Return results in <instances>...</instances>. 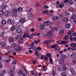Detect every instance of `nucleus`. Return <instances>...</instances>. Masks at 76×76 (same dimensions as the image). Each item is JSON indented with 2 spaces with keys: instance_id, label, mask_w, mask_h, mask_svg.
<instances>
[{
  "instance_id": "1",
  "label": "nucleus",
  "mask_w": 76,
  "mask_h": 76,
  "mask_svg": "<svg viewBox=\"0 0 76 76\" xmlns=\"http://www.w3.org/2000/svg\"><path fill=\"white\" fill-rule=\"evenodd\" d=\"M19 12V10L16 8H14L12 10V15L13 16H16L17 15L16 12Z\"/></svg>"
},
{
  "instance_id": "30",
  "label": "nucleus",
  "mask_w": 76,
  "mask_h": 76,
  "mask_svg": "<svg viewBox=\"0 0 76 76\" xmlns=\"http://www.w3.org/2000/svg\"><path fill=\"white\" fill-rule=\"evenodd\" d=\"M67 42H68L67 41H62L61 42V44H64L65 45V44H67Z\"/></svg>"
},
{
  "instance_id": "53",
  "label": "nucleus",
  "mask_w": 76,
  "mask_h": 76,
  "mask_svg": "<svg viewBox=\"0 0 76 76\" xmlns=\"http://www.w3.org/2000/svg\"><path fill=\"white\" fill-rule=\"evenodd\" d=\"M1 72L5 74V73H6V71L4 70L1 71Z\"/></svg>"
},
{
  "instance_id": "27",
  "label": "nucleus",
  "mask_w": 76,
  "mask_h": 76,
  "mask_svg": "<svg viewBox=\"0 0 76 76\" xmlns=\"http://www.w3.org/2000/svg\"><path fill=\"white\" fill-rule=\"evenodd\" d=\"M22 47H19L17 49V51H20L22 50Z\"/></svg>"
},
{
  "instance_id": "44",
  "label": "nucleus",
  "mask_w": 76,
  "mask_h": 76,
  "mask_svg": "<svg viewBox=\"0 0 76 76\" xmlns=\"http://www.w3.org/2000/svg\"><path fill=\"white\" fill-rule=\"evenodd\" d=\"M4 33L3 32H2L1 34L0 35L1 37H4Z\"/></svg>"
},
{
  "instance_id": "62",
  "label": "nucleus",
  "mask_w": 76,
  "mask_h": 76,
  "mask_svg": "<svg viewBox=\"0 0 76 76\" xmlns=\"http://www.w3.org/2000/svg\"><path fill=\"white\" fill-rule=\"evenodd\" d=\"M28 52L29 53H32V50H29Z\"/></svg>"
},
{
  "instance_id": "37",
  "label": "nucleus",
  "mask_w": 76,
  "mask_h": 76,
  "mask_svg": "<svg viewBox=\"0 0 76 76\" xmlns=\"http://www.w3.org/2000/svg\"><path fill=\"white\" fill-rule=\"evenodd\" d=\"M49 61L50 62H51V64H53V63L52 62L53 61V59H52V58L51 57H50L49 58Z\"/></svg>"
},
{
  "instance_id": "40",
  "label": "nucleus",
  "mask_w": 76,
  "mask_h": 76,
  "mask_svg": "<svg viewBox=\"0 0 76 76\" xmlns=\"http://www.w3.org/2000/svg\"><path fill=\"white\" fill-rule=\"evenodd\" d=\"M69 4H70V5H72L73 4V1H69Z\"/></svg>"
},
{
  "instance_id": "16",
  "label": "nucleus",
  "mask_w": 76,
  "mask_h": 76,
  "mask_svg": "<svg viewBox=\"0 0 76 76\" xmlns=\"http://www.w3.org/2000/svg\"><path fill=\"white\" fill-rule=\"evenodd\" d=\"M59 64H63L64 63V60H63V59H61L59 61Z\"/></svg>"
},
{
  "instance_id": "34",
  "label": "nucleus",
  "mask_w": 76,
  "mask_h": 76,
  "mask_svg": "<svg viewBox=\"0 0 76 76\" xmlns=\"http://www.w3.org/2000/svg\"><path fill=\"white\" fill-rule=\"evenodd\" d=\"M62 69L63 70H66L67 68H66V66L64 65H63Z\"/></svg>"
},
{
  "instance_id": "21",
  "label": "nucleus",
  "mask_w": 76,
  "mask_h": 76,
  "mask_svg": "<svg viewBox=\"0 0 76 76\" xmlns=\"http://www.w3.org/2000/svg\"><path fill=\"white\" fill-rule=\"evenodd\" d=\"M71 46L73 48H75V47H76V45L75 43H72L71 44Z\"/></svg>"
},
{
  "instance_id": "14",
  "label": "nucleus",
  "mask_w": 76,
  "mask_h": 76,
  "mask_svg": "<svg viewBox=\"0 0 76 76\" xmlns=\"http://www.w3.org/2000/svg\"><path fill=\"white\" fill-rule=\"evenodd\" d=\"M35 54L36 55V57H37V58H39L40 57L39 56V53L36 52L35 53Z\"/></svg>"
},
{
  "instance_id": "28",
  "label": "nucleus",
  "mask_w": 76,
  "mask_h": 76,
  "mask_svg": "<svg viewBox=\"0 0 76 76\" xmlns=\"http://www.w3.org/2000/svg\"><path fill=\"white\" fill-rule=\"evenodd\" d=\"M62 76H67V73L65 72H63L61 73Z\"/></svg>"
},
{
  "instance_id": "38",
  "label": "nucleus",
  "mask_w": 76,
  "mask_h": 76,
  "mask_svg": "<svg viewBox=\"0 0 76 76\" xmlns=\"http://www.w3.org/2000/svg\"><path fill=\"white\" fill-rule=\"evenodd\" d=\"M1 45L2 47H5L6 45V44L5 43H2L1 44Z\"/></svg>"
},
{
  "instance_id": "55",
  "label": "nucleus",
  "mask_w": 76,
  "mask_h": 76,
  "mask_svg": "<svg viewBox=\"0 0 76 76\" xmlns=\"http://www.w3.org/2000/svg\"><path fill=\"white\" fill-rule=\"evenodd\" d=\"M10 59H8L6 61L7 62V63H9L10 61Z\"/></svg>"
},
{
  "instance_id": "41",
  "label": "nucleus",
  "mask_w": 76,
  "mask_h": 76,
  "mask_svg": "<svg viewBox=\"0 0 76 76\" xmlns=\"http://www.w3.org/2000/svg\"><path fill=\"white\" fill-rule=\"evenodd\" d=\"M1 23L2 24H5L6 23V21L5 20H2Z\"/></svg>"
},
{
  "instance_id": "56",
  "label": "nucleus",
  "mask_w": 76,
  "mask_h": 76,
  "mask_svg": "<svg viewBox=\"0 0 76 76\" xmlns=\"http://www.w3.org/2000/svg\"><path fill=\"white\" fill-rule=\"evenodd\" d=\"M2 67H3V65L2 64L0 63V69L2 68Z\"/></svg>"
},
{
  "instance_id": "22",
  "label": "nucleus",
  "mask_w": 76,
  "mask_h": 76,
  "mask_svg": "<svg viewBox=\"0 0 76 76\" xmlns=\"http://www.w3.org/2000/svg\"><path fill=\"white\" fill-rule=\"evenodd\" d=\"M20 23H24L25 22V19L22 18L20 20Z\"/></svg>"
},
{
  "instance_id": "24",
  "label": "nucleus",
  "mask_w": 76,
  "mask_h": 76,
  "mask_svg": "<svg viewBox=\"0 0 76 76\" xmlns=\"http://www.w3.org/2000/svg\"><path fill=\"white\" fill-rule=\"evenodd\" d=\"M61 58H67V56L64 55V54L61 55Z\"/></svg>"
},
{
  "instance_id": "60",
  "label": "nucleus",
  "mask_w": 76,
  "mask_h": 76,
  "mask_svg": "<svg viewBox=\"0 0 76 76\" xmlns=\"http://www.w3.org/2000/svg\"><path fill=\"white\" fill-rule=\"evenodd\" d=\"M41 70H42V71H43V70L44 72H45V71H46V68H45V69H41Z\"/></svg>"
},
{
  "instance_id": "33",
  "label": "nucleus",
  "mask_w": 76,
  "mask_h": 76,
  "mask_svg": "<svg viewBox=\"0 0 76 76\" xmlns=\"http://www.w3.org/2000/svg\"><path fill=\"white\" fill-rule=\"evenodd\" d=\"M4 14V11L2 10L0 11V16H1Z\"/></svg>"
},
{
  "instance_id": "61",
  "label": "nucleus",
  "mask_w": 76,
  "mask_h": 76,
  "mask_svg": "<svg viewBox=\"0 0 76 76\" xmlns=\"http://www.w3.org/2000/svg\"><path fill=\"white\" fill-rule=\"evenodd\" d=\"M12 63L14 64H16V61H13L12 62Z\"/></svg>"
},
{
  "instance_id": "57",
  "label": "nucleus",
  "mask_w": 76,
  "mask_h": 76,
  "mask_svg": "<svg viewBox=\"0 0 76 76\" xmlns=\"http://www.w3.org/2000/svg\"><path fill=\"white\" fill-rule=\"evenodd\" d=\"M72 62L74 63H76V59H74L72 61Z\"/></svg>"
},
{
  "instance_id": "47",
  "label": "nucleus",
  "mask_w": 76,
  "mask_h": 76,
  "mask_svg": "<svg viewBox=\"0 0 76 76\" xmlns=\"http://www.w3.org/2000/svg\"><path fill=\"white\" fill-rule=\"evenodd\" d=\"M47 56H46L45 55L44 58V60H48V58H47Z\"/></svg>"
},
{
  "instance_id": "31",
  "label": "nucleus",
  "mask_w": 76,
  "mask_h": 76,
  "mask_svg": "<svg viewBox=\"0 0 76 76\" xmlns=\"http://www.w3.org/2000/svg\"><path fill=\"white\" fill-rule=\"evenodd\" d=\"M25 34L26 37H27V38H30V35L28 34L27 32H25Z\"/></svg>"
},
{
  "instance_id": "5",
  "label": "nucleus",
  "mask_w": 76,
  "mask_h": 76,
  "mask_svg": "<svg viewBox=\"0 0 76 76\" xmlns=\"http://www.w3.org/2000/svg\"><path fill=\"white\" fill-rule=\"evenodd\" d=\"M41 35V34L39 33H33L31 34L30 36V37L32 38L33 36H39Z\"/></svg>"
},
{
  "instance_id": "42",
  "label": "nucleus",
  "mask_w": 76,
  "mask_h": 76,
  "mask_svg": "<svg viewBox=\"0 0 76 76\" xmlns=\"http://www.w3.org/2000/svg\"><path fill=\"white\" fill-rule=\"evenodd\" d=\"M52 75L53 76H55V75H56V72H54V71H53L52 72Z\"/></svg>"
},
{
  "instance_id": "15",
  "label": "nucleus",
  "mask_w": 76,
  "mask_h": 76,
  "mask_svg": "<svg viewBox=\"0 0 76 76\" xmlns=\"http://www.w3.org/2000/svg\"><path fill=\"white\" fill-rule=\"evenodd\" d=\"M70 72H71V73L72 75H74L75 73V69L73 68H71L70 69Z\"/></svg>"
},
{
  "instance_id": "32",
  "label": "nucleus",
  "mask_w": 76,
  "mask_h": 76,
  "mask_svg": "<svg viewBox=\"0 0 76 76\" xmlns=\"http://www.w3.org/2000/svg\"><path fill=\"white\" fill-rule=\"evenodd\" d=\"M15 29H16V28H15V26H12V28L11 29V31H13L14 30H15Z\"/></svg>"
},
{
  "instance_id": "43",
  "label": "nucleus",
  "mask_w": 76,
  "mask_h": 76,
  "mask_svg": "<svg viewBox=\"0 0 76 76\" xmlns=\"http://www.w3.org/2000/svg\"><path fill=\"white\" fill-rule=\"evenodd\" d=\"M48 11L47 10H44L43 11V13L44 14H47L48 13Z\"/></svg>"
},
{
  "instance_id": "17",
  "label": "nucleus",
  "mask_w": 76,
  "mask_h": 76,
  "mask_svg": "<svg viewBox=\"0 0 76 76\" xmlns=\"http://www.w3.org/2000/svg\"><path fill=\"white\" fill-rule=\"evenodd\" d=\"M71 57L72 58H76V54L75 53H72L71 55Z\"/></svg>"
},
{
  "instance_id": "48",
  "label": "nucleus",
  "mask_w": 76,
  "mask_h": 76,
  "mask_svg": "<svg viewBox=\"0 0 76 76\" xmlns=\"http://www.w3.org/2000/svg\"><path fill=\"white\" fill-rule=\"evenodd\" d=\"M17 26L18 27L20 26V23H18L17 24Z\"/></svg>"
},
{
  "instance_id": "19",
  "label": "nucleus",
  "mask_w": 76,
  "mask_h": 76,
  "mask_svg": "<svg viewBox=\"0 0 76 76\" xmlns=\"http://www.w3.org/2000/svg\"><path fill=\"white\" fill-rule=\"evenodd\" d=\"M10 74L11 75V76H13L14 71L12 70H10Z\"/></svg>"
},
{
  "instance_id": "25",
  "label": "nucleus",
  "mask_w": 76,
  "mask_h": 76,
  "mask_svg": "<svg viewBox=\"0 0 76 76\" xmlns=\"http://www.w3.org/2000/svg\"><path fill=\"white\" fill-rule=\"evenodd\" d=\"M20 37V35H16L15 37V39H19Z\"/></svg>"
},
{
  "instance_id": "7",
  "label": "nucleus",
  "mask_w": 76,
  "mask_h": 76,
  "mask_svg": "<svg viewBox=\"0 0 76 76\" xmlns=\"http://www.w3.org/2000/svg\"><path fill=\"white\" fill-rule=\"evenodd\" d=\"M40 29L42 31L45 29V26L44 24H41L39 26Z\"/></svg>"
},
{
  "instance_id": "46",
  "label": "nucleus",
  "mask_w": 76,
  "mask_h": 76,
  "mask_svg": "<svg viewBox=\"0 0 76 76\" xmlns=\"http://www.w3.org/2000/svg\"><path fill=\"white\" fill-rule=\"evenodd\" d=\"M49 28H50L51 29V31L52 32H54V30L53 29V28H52L51 26H49Z\"/></svg>"
},
{
  "instance_id": "26",
  "label": "nucleus",
  "mask_w": 76,
  "mask_h": 76,
  "mask_svg": "<svg viewBox=\"0 0 76 76\" xmlns=\"http://www.w3.org/2000/svg\"><path fill=\"white\" fill-rule=\"evenodd\" d=\"M75 17V14H72L70 17V18L71 19H74Z\"/></svg>"
},
{
  "instance_id": "13",
  "label": "nucleus",
  "mask_w": 76,
  "mask_h": 76,
  "mask_svg": "<svg viewBox=\"0 0 76 76\" xmlns=\"http://www.w3.org/2000/svg\"><path fill=\"white\" fill-rule=\"evenodd\" d=\"M7 5L4 4L2 6L1 9L2 10H4V9H6L7 8Z\"/></svg>"
},
{
  "instance_id": "35",
  "label": "nucleus",
  "mask_w": 76,
  "mask_h": 76,
  "mask_svg": "<svg viewBox=\"0 0 76 76\" xmlns=\"http://www.w3.org/2000/svg\"><path fill=\"white\" fill-rule=\"evenodd\" d=\"M46 57H48L49 58H50L51 56V54H50L49 53H48L46 55Z\"/></svg>"
},
{
  "instance_id": "2",
  "label": "nucleus",
  "mask_w": 76,
  "mask_h": 76,
  "mask_svg": "<svg viewBox=\"0 0 76 76\" xmlns=\"http://www.w3.org/2000/svg\"><path fill=\"white\" fill-rule=\"evenodd\" d=\"M10 14V11L9 10H6L4 12V16H6L7 17H8V16H9Z\"/></svg>"
},
{
  "instance_id": "8",
  "label": "nucleus",
  "mask_w": 76,
  "mask_h": 76,
  "mask_svg": "<svg viewBox=\"0 0 76 76\" xmlns=\"http://www.w3.org/2000/svg\"><path fill=\"white\" fill-rule=\"evenodd\" d=\"M22 30L21 28H18L16 30V32L17 33H21L22 32Z\"/></svg>"
},
{
  "instance_id": "10",
  "label": "nucleus",
  "mask_w": 76,
  "mask_h": 76,
  "mask_svg": "<svg viewBox=\"0 0 76 76\" xmlns=\"http://www.w3.org/2000/svg\"><path fill=\"white\" fill-rule=\"evenodd\" d=\"M7 22L8 23H9L10 24H11V25L13 24V21L11 19H9L8 20Z\"/></svg>"
},
{
  "instance_id": "64",
  "label": "nucleus",
  "mask_w": 76,
  "mask_h": 76,
  "mask_svg": "<svg viewBox=\"0 0 76 76\" xmlns=\"http://www.w3.org/2000/svg\"><path fill=\"white\" fill-rule=\"evenodd\" d=\"M73 22L75 23L76 24V19H74L73 20Z\"/></svg>"
},
{
  "instance_id": "6",
  "label": "nucleus",
  "mask_w": 76,
  "mask_h": 76,
  "mask_svg": "<svg viewBox=\"0 0 76 76\" xmlns=\"http://www.w3.org/2000/svg\"><path fill=\"white\" fill-rule=\"evenodd\" d=\"M53 35V34H52V32H49L47 33L46 34V35L47 37H51V36Z\"/></svg>"
},
{
  "instance_id": "11",
  "label": "nucleus",
  "mask_w": 76,
  "mask_h": 76,
  "mask_svg": "<svg viewBox=\"0 0 76 76\" xmlns=\"http://www.w3.org/2000/svg\"><path fill=\"white\" fill-rule=\"evenodd\" d=\"M14 38L12 37H10L9 38V41L11 42H14Z\"/></svg>"
},
{
  "instance_id": "18",
  "label": "nucleus",
  "mask_w": 76,
  "mask_h": 76,
  "mask_svg": "<svg viewBox=\"0 0 76 76\" xmlns=\"http://www.w3.org/2000/svg\"><path fill=\"white\" fill-rule=\"evenodd\" d=\"M65 28H67V29H69L70 28V25L69 24H65Z\"/></svg>"
},
{
  "instance_id": "52",
  "label": "nucleus",
  "mask_w": 76,
  "mask_h": 76,
  "mask_svg": "<svg viewBox=\"0 0 76 76\" xmlns=\"http://www.w3.org/2000/svg\"><path fill=\"white\" fill-rule=\"evenodd\" d=\"M61 70V67H58L57 70L58 71H59V72H60Z\"/></svg>"
},
{
  "instance_id": "3",
  "label": "nucleus",
  "mask_w": 76,
  "mask_h": 76,
  "mask_svg": "<svg viewBox=\"0 0 76 76\" xmlns=\"http://www.w3.org/2000/svg\"><path fill=\"white\" fill-rule=\"evenodd\" d=\"M59 47V46H58L57 45H52L51 47V46H48L47 47V48H58V47Z\"/></svg>"
},
{
  "instance_id": "63",
  "label": "nucleus",
  "mask_w": 76,
  "mask_h": 76,
  "mask_svg": "<svg viewBox=\"0 0 76 76\" xmlns=\"http://www.w3.org/2000/svg\"><path fill=\"white\" fill-rule=\"evenodd\" d=\"M71 41H73V37H71L70 38Z\"/></svg>"
},
{
  "instance_id": "45",
  "label": "nucleus",
  "mask_w": 76,
  "mask_h": 76,
  "mask_svg": "<svg viewBox=\"0 0 76 76\" xmlns=\"http://www.w3.org/2000/svg\"><path fill=\"white\" fill-rule=\"evenodd\" d=\"M68 35H66L64 37V39H68Z\"/></svg>"
},
{
  "instance_id": "29",
  "label": "nucleus",
  "mask_w": 76,
  "mask_h": 76,
  "mask_svg": "<svg viewBox=\"0 0 76 76\" xmlns=\"http://www.w3.org/2000/svg\"><path fill=\"white\" fill-rule=\"evenodd\" d=\"M36 50L35 52H37L38 53V50H39V51H40L41 50V48L39 47H38L37 48H36Z\"/></svg>"
},
{
  "instance_id": "4",
  "label": "nucleus",
  "mask_w": 76,
  "mask_h": 76,
  "mask_svg": "<svg viewBox=\"0 0 76 76\" xmlns=\"http://www.w3.org/2000/svg\"><path fill=\"white\" fill-rule=\"evenodd\" d=\"M50 24H51V23L49 21H46L43 23L45 26H49Z\"/></svg>"
},
{
  "instance_id": "54",
  "label": "nucleus",
  "mask_w": 76,
  "mask_h": 76,
  "mask_svg": "<svg viewBox=\"0 0 76 76\" xmlns=\"http://www.w3.org/2000/svg\"><path fill=\"white\" fill-rule=\"evenodd\" d=\"M34 42H33L32 44L31 45L30 47H33V46H34Z\"/></svg>"
},
{
  "instance_id": "51",
  "label": "nucleus",
  "mask_w": 76,
  "mask_h": 76,
  "mask_svg": "<svg viewBox=\"0 0 76 76\" xmlns=\"http://www.w3.org/2000/svg\"><path fill=\"white\" fill-rule=\"evenodd\" d=\"M18 73L19 74H20V75H22V71L20 70L18 72Z\"/></svg>"
},
{
  "instance_id": "9",
  "label": "nucleus",
  "mask_w": 76,
  "mask_h": 76,
  "mask_svg": "<svg viewBox=\"0 0 76 76\" xmlns=\"http://www.w3.org/2000/svg\"><path fill=\"white\" fill-rule=\"evenodd\" d=\"M63 21L65 23H68V22H69L68 18L66 17L64 18L63 19Z\"/></svg>"
},
{
  "instance_id": "50",
  "label": "nucleus",
  "mask_w": 76,
  "mask_h": 76,
  "mask_svg": "<svg viewBox=\"0 0 76 76\" xmlns=\"http://www.w3.org/2000/svg\"><path fill=\"white\" fill-rule=\"evenodd\" d=\"M72 32H74L73 31H69L67 33H68V34H71V33H72Z\"/></svg>"
},
{
  "instance_id": "58",
  "label": "nucleus",
  "mask_w": 76,
  "mask_h": 76,
  "mask_svg": "<svg viewBox=\"0 0 76 76\" xmlns=\"http://www.w3.org/2000/svg\"><path fill=\"white\" fill-rule=\"evenodd\" d=\"M59 7L60 8H63V6L61 4H60L59 5Z\"/></svg>"
},
{
  "instance_id": "20",
  "label": "nucleus",
  "mask_w": 76,
  "mask_h": 76,
  "mask_svg": "<svg viewBox=\"0 0 76 76\" xmlns=\"http://www.w3.org/2000/svg\"><path fill=\"white\" fill-rule=\"evenodd\" d=\"M49 41H50V40H45V42H44L45 44V45H49Z\"/></svg>"
},
{
  "instance_id": "36",
  "label": "nucleus",
  "mask_w": 76,
  "mask_h": 76,
  "mask_svg": "<svg viewBox=\"0 0 76 76\" xmlns=\"http://www.w3.org/2000/svg\"><path fill=\"white\" fill-rule=\"evenodd\" d=\"M31 62H33V64H35V63H37V60L34 61L33 59H31Z\"/></svg>"
},
{
  "instance_id": "12",
  "label": "nucleus",
  "mask_w": 76,
  "mask_h": 76,
  "mask_svg": "<svg viewBox=\"0 0 76 76\" xmlns=\"http://www.w3.org/2000/svg\"><path fill=\"white\" fill-rule=\"evenodd\" d=\"M52 18L53 20H57V19H58L59 17L57 16H54L52 17Z\"/></svg>"
},
{
  "instance_id": "49",
  "label": "nucleus",
  "mask_w": 76,
  "mask_h": 76,
  "mask_svg": "<svg viewBox=\"0 0 76 76\" xmlns=\"http://www.w3.org/2000/svg\"><path fill=\"white\" fill-rule=\"evenodd\" d=\"M16 46V44L15 43H13L12 45V47H15Z\"/></svg>"
},
{
  "instance_id": "23",
  "label": "nucleus",
  "mask_w": 76,
  "mask_h": 76,
  "mask_svg": "<svg viewBox=\"0 0 76 76\" xmlns=\"http://www.w3.org/2000/svg\"><path fill=\"white\" fill-rule=\"evenodd\" d=\"M64 32V30H61L59 31V34H60V35H61L62 34V33H63Z\"/></svg>"
},
{
  "instance_id": "59",
  "label": "nucleus",
  "mask_w": 76,
  "mask_h": 76,
  "mask_svg": "<svg viewBox=\"0 0 76 76\" xmlns=\"http://www.w3.org/2000/svg\"><path fill=\"white\" fill-rule=\"evenodd\" d=\"M44 8L45 9H48V6H47V5H45L44 6Z\"/></svg>"
},
{
  "instance_id": "39",
  "label": "nucleus",
  "mask_w": 76,
  "mask_h": 76,
  "mask_svg": "<svg viewBox=\"0 0 76 76\" xmlns=\"http://www.w3.org/2000/svg\"><path fill=\"white\" fill-rule=\"evenodd\" d=\"M18 9L20 12H22L23 10V8L21 7H19Z\"/></svg>"
}]
</instances>
